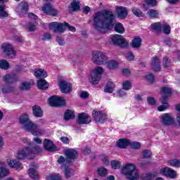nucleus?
<instances>
[{
    "label": "nucleus",
    "instance_id": "obj_14",
    "mask_svg": "<svg viewBox=\"0 0 180 180\" xmlns=\"http://www.w3.org/2000/svg\"><path fill=\"white\" fill-rule=\"evenodd\" d=\"M160 174H162L167 178H169V179H175L176 178V172L170 167H162L160 169Z\"/></svg>",
    "mask_w": 180,
    "mask_h": 180
},
{
    "label": "nucleus",
    "instance_id": "obj_51",
    "mask_svg": "<svg viewBox=\"0 0 180 180\" xmlns=\"http://www.w3.org/2000/svg\"><path fill=\"white\" fill-rule=\"evenodd\" d=\"M26 157H27V154L24 150H18L17 153L18 160H25Z\"/></svg>",
    "mask_w": 180,
    "mask_h": 180
},
{
    "label": "nucleus",
    "instance_id": "obj_3",
    "mask_svg": "<svg viewBox=\"0 0 180 180\" xmlns=\"http://www.w3.org/2000/svg\"><path fill=\"white\" fill-rule=\"evenodd\" d=\"M103 72V69L101 66H98L94 70L90 72V82L93 85H98L99 81H101V77H102V73Z\"/></svg>",
    "mask_w": 180,
    "mask_h": 180
},
{
    "label": "nucleus",
    "instance_id": "obj_58",
    "mask_svg": "<svg viewBox=\"0 0 180 180\" xmlns=\"http://www.w3.org/2000/svg\"><path fill=\"white\" fill-rule=\"evenodd\" d=\"M163 33L166 35H168L169 33H171V26H169V25H163Z\"/></svg>",
    "mask_w": 180,
    "mask_h": 180
},
{
    "label": "nucleus",
    "instance_id": "obj_42",
    "mask_svg": "<svg viewBox=\"0 0 180 180\" xmlns=\"http://www.w3.org/2000/svg\"><path fill=\"white\" fill-rule=\"evenodd\" d=\"M37 126L35 124H33V127L30 128L27 131H30L33 136H41V132L37 130Z\"/></svg>",
    "mask_w": 180,
    "mask_h": 180
},
{
    "label": "nucleus",
    "instance_id": "obj_41",
    "mask_svg": "<svg viewBox=\"0 0 180 180\" xmlns=\"http://www.w3.org/2000/svg\"><path fill=\"white\" fill-rule=\"evenodd\" d=\"M127 178H128L129 180H138L140 177V174H139V172H137V169H134V172L131 173L130 175H125Z\"/></svg>",
    "mask_w": 180,
    "mask_h": 180
},
{
    "label": "nucleus",
    "instance_id": "obj_37",
    "mask_svg": "<svg viewBox=\"0 0 180 180\" xmlns=\"http://www.w3.org/2000/svg\"><path fill=\"white\" fill-rule=\"evenodd\" d=\"M28 174L30 175V178L33 180H39L40 178L39 177V174L36 172V169L33 167H31L28 170Z\"/></svg>",
    "mask_w": 180,
    "mask_h": 180
},
{
    "label": "nucleus",
    "instance_id": "obj_1",
    "mask_svg": "<svg viewBox=\"0 0 180 180\" xmlns=\"http://www.w3.org/2000/svg\"><path fill=\"white\" fill-rule=\"evenodd\" d=\"M93 27L100 33H105V30H112L123 34L126 30L121 22H116V16L110 10H102L95 13L93 18Z\"/></svg>",
    "mask_w": 180,
    "mask_h": 180
},
{
    "label": "nucleus",
    "instance_id": "obj_20",
    "mask_svg": "<svg viewBox=\"0 0 180 180\" xmlns=\"http://www.w3.org/2000/svg\"><path fill=\"white\" fill-rule=\"evenodd\" d=\"M25 150L27 151V154H40L43 149L39 145H34L32 146H27L25 148Z\"/></svg>",
    "mask_w": 180,
    "mask_h": 180
},
{
    "label": "nucleus",
    "instance_id": "obj_52",
    "mask_svg": "<svg viewBox=\"0 0 180 180\" xmlns=\"http://www.w3.org/2000/svg\"><path fill=\"white\" fill-rule=\"evenodd\" d=\"M15 91V86H9L5 88L1 89V92L4 95L6 94H10V92H13Z\"/></svg>",
    "mask_w": 180,
    "mask_h": 180
},
{
    "label": "nucleus",
    "instance_id": "obj_50",
    "mask_svg": "<svg viewBox=\"0 0 180 180\" xmlns=\"http://www.w3.org/2000/svg\"><path fill=\"white\" fill-rule=\"evenodd\" d=\"M9 63L6 61V60L3 59L0 60V68L3 70H9Z\"/></svg>",
    "mask_w": 180,
    "mask_h": 180
},
{
    "label": "nucleus",
    "instance_id": "obj_45",
    "mask_svg": "<svg viewBox=\"0 0 180 180\" xmlns=\"http://www.w3.org/2000/svg\"><path fill=\"white\" fill-rule=\"evenodd\" d=\"M132 13H134V16H136L137 18H144V13H143V11L138 8H133Z\"/></svg>",
    "mask_w": 180,
    "mask_h": 180
},
{
    "label": "nucleus",
    "instance_id": "obj_27",
    "mask_svg": "<svg viewBox=\"0 0 180 180\" xmlns=\"http://www.w3.org/2000/svg\"><path fill=\"white\" fill-rule=\"evenodd\" d=\"M141 43H143L141 37L136 36L132 39L131 46L132 49H140V47H141Z\"/></svg>",
    "mask_w": 180,
    "mask_h": 180
},
{
    "label": "nucleus",
    "instance_id": "obj_47",
    "mask_svg": "<svg viewBox=\"0 0 180 180\" xmlns=\"http://www.w3.org/2000/svg\"><path fill=\"white\" fill-rule=\"evenodd\" d=\"M167 164L170 165V167H178L180 165V160L178 159H172L167 161Z\"/></svg>",
    "mask_w": 180,
    "mask_h": 180
},
{
    "label": "nucleus",
    "instance_id": "obj_34",
    "mask_svg": "<svg viewBox=\"0 0 180 180\" xmlns=\"http://www.w3.org/2000/svg\"><path fill=\"white\" fill-rule=\"evenodd\" d=\"M157 175H158V173H157V172H154L153 173L149 172L142 174L141 178V180H153L154 179V178H155V176H157Z\"/></svg>",
    "mask_w": 180,
    "mask_h": 180
},
{
    "label": "nucleus",
    "instance_id": "obj_22",
    "mask_svg": "<svg viewBox=\"0 0 180 180\" xmlns=\"http://www.w3.org/2000/svg\"><path fill=\"white\" fill-rule=\"evenodd\" d=\"M69 12H78L81 9V2L77 0H72L70 5L68 7Z\"/></svg>",
    "mask_w": 180,
    "mask_h": 180
},
{
    "label": "nucleus",
    "instance_id": "obj_60",
    "mask_svg": "<svg viewBox=\"0 0 180 180\" xmlns=\"http://www.w3.org/2000/svg\"><path fill=\"white\" fill-rule=\"evenodd\" d=\"M66 29H68V30H70V32H72L73 33H75L76 32V29L75 27L72 26V25H70V24H68V22H65V31Z\"/></svg>",
    "mask_w": 180,
    "mask_h": 180
},
{
    "label": "nucleus",
    "instance_id": "obj_61",
    "mask_svg": "<svg viewBox=\"0 0 180 180\" xmlns=\"http://www.w3.org/2000/svg\"><path fill=\"white\" fill-rule=\"evenodd\" d=\"M125 58L127 61H133L134 60V54L132 52L125 53Z\"/></svg>",
    "mask_w": 180,
    "mask_h": 180
},
{
    "label": "nucleus",
    "instance_id": "obj_48",
    "mask_svg": "<svg viewBox=\"0 0 180 180\" xmlns=\"http://www.w3.org/2000/svg\"><path fill=\"white\" fill-rule=\"evenodd\" d=\"M129 146L133 150H140V148H141V143L137 141L131 142V141H129Z\"/></svg>",
    "mask_w": 180,
    "mask_h": 180
},
{
    "label": "nucleus",
    "instance_id": "obj_64",
    "mask_svg": "<svg viewBox=\"0 0 180 180\" xmlns=\"http://www.w3.org/2000/svg\"><path fill=\"white\" fill-rule=\"evenodd\" d=\"M176 110L179 112V114L176 116V120H177V122L179 123V126H180V103L176 105Z\"/></svg>",
    "mask_w": 180,
    "mask_h": 180
},
{
    "label": "nucleus",
    "instance_id": "obj_18",
    "mask_svg": "<svg viewBox=\"0 0 180 180\" xmlns=\"http://www.w3.org/2000/svg\"><path fill=\"white\" fill-rule=\"evenodd\" d=\"M44 148L46 151L53 153L57 150V146L53 144V141L50 139H45L44 140Z\"/></svg>",
    "mask_w": 180,
    "mask_h": 180
},
{
    "label": "nucleus",
    "instance_id": "obj_13",
    "mask_svg": "<svg viewBox=\"0 0 180 180\" xmlns=\"http://www.w3.org/2000/svg\"><path fill=\"white\" fill-rule=\"evenodd\" d=\"M59 88L62 94H65V95H68V94L72 91V84L64 80L59 82Z\"/></svg>",
    "mask_w": 180,
    "mask_h": 180
},
{
    "label": "nucleus",
    "instance_id": "obj_40",
    "mask_svg": "<svg viewBox=\"0 0 180 180\" xmlns=\"http://www.w3.org/2000/svg\"><path fill=\"white\" fill-rule=\"evenodd\" d=\"M97 172H98V176L105 178V176L108 175V169H106V167H101L97 169Z\"/></svg>",
    "mask_w": 180,
    "mask_h": 180
},
{
    "label": "nucleus",
    "instance_id": "obj_63",
    "mask_svg": "<svg viewBox=\"0 0 180 180\" xmlns=\"http://www.w3.org/2000/svg\"><path fill=\"white\" fill-rule=\"evenodd\" d=\"M27 29L29 32H34L36 30V24L34 22H30Z\"/></svg>",
    "mask_w": 180,
    "mask_h": 180
},
{
    "label": "nucleus",
    "instance_id": "obj_46",
    "mask_svg": "<svg viewBox=\"0 0 180 180\" xmlns=\"http://www.w3.org/2000/svg\"><path fill=\"white\" fill-rule=\"evenodd\" d=\"M132 84L130 80H126L122 82V89L124 91H130L131 89Z\"/></svg>",
    "mask_w": 180,
    "mask_h": 180
},
{
    "label": "nucleus",
    "instance_id": "obj_19",
    "mask_svg": "<svg viewBox=\"0 0 180 180\" xmlns=\"http://www.w3.org/2000/svg\"><path fill=\"white\" fill-rule=\"evenodd\" d=\"M134 169H136V165L131 163H129L122 167V172L125 176L129 175V176H131V174L134 172Z\"/></svg>",
    "mask_w": 180,
    "mask_h": 180
},
{
    "label": "nucleus",
    "instance_id": "obj_23",
    "mask_svg": "<svg viewBox=\"0 0 180 180\" xmlns=\"http://www.w3.org/2000/svg\"><path fill=\"white\" fill-rule=\"evenodd\" d=\"M160 101L162 105L158 107V110H159V112H164V110H167V109L169 108V104L168 103V98L167 96H162L160 98Z\"/></svg>",
    "mask_w": 180,
    "mask_h": 180
},
{
    "label": "nucleus",
    "instance_id": "obj_31",
    "mask_svg": "<svg viewBox=\"0 0 180 180\" xmlns=\"http://www.w3.org/2000/svg\"><path fill=\"white\" fill-rule=\"evenodd\" d=\"M74 119H75L74 111L70 109L66 110L64 113V120L68 122L69 120H74Z\"/></svg>",
    "mask_w": 180,
    "mask_h": 180
},
{
    "label": "nucleus",
    "instance_id": "obj_10",
    "mask_svg": "<svg viewBox=\"0 0 180 180\" xmlns=\"http://www.w3.org/2000/svg\"><path fill=\"white\" fill-rule=\"evenodd\" d=\"M20 123L23 126V128L27 131L28 129H32L33 123L32 121H30V118L29 117V115L27 114H22L20 117Z\"/></svg>",
    "mask_w": 180,
    "mask_h": 180
},
{
    "label": "nucleus",
    "instance_id": "obj_15",
    "mask_svg": "<svg viewBox=\"0 0 180 180\" xmlns=\"http://www.w3.org/2000/svg\"><path fill=\"white\" fill-rule=\"evenodd\" d=\"M92 122V117L84 112L79 114L77 121V124H89Z\"/></svg>",
    "mask_w": 180,
    "mask_h": 180
},
{
    "label": "nucleus",
    "instance_id": "obj_53",
    "mask_svg": "<svg viewBox=\"0 0 180 180\" xmlns=\"http://www.w3.org/2000/svg\"><path fill=\"white\" fill-rule=\"evenodd\" d=\"M9 174V170L8 169L1 167H0V178H5Z\"/></svg>",
    "mask_w": 180,
    "mask_h": 180
},
{
    "label": "nucleus",
    "instance_id": "obj_7",
    "mask_svg": "<svg viewBox=\"0 0 180 180\" xmlns=\"http://www.w3.org/2000/svg\"><path fill=\"white\" fill-rule=\"evenodd\" d=\"M1 49L5 56L8 57V58H15V57H16V51H15L12 44L4 42L1 44Z\"/></svg>",
    "mask_w": 180,
    "mask_h": 180
},
{
    "label": "nucleus",
    "instance_id": "obj_11",
    "mask_svg": "<svg viewBox=\"0 0 180 180\" xmlns=\"http://www.w3.org/2000/svg\"><path fill=\"white\" fill-rule=\"evenodd\" d=\"M42 11L45 15H49L50 16H58V10L56 9L53 7L51 4H45L42 6Z\"/></svg>",
    "mask_w": 180,
    "mask_h": 180
},
{
    "label": "nucleus",
    "instance_id": "obj_21",
    "mask_svg": "<svg viewBox=\"0 0 180 180\" xmlns=\"http://www.w3.org/2000/svg\"><path fill=\"white\" fill-rule=\"evenodd\" d=\"M18 77L16 74H8L3 77V81L6 84H15V82H18Z\"/></svg>",
    "mask_w": 180,
    "mask_h": 180
},
{
    "label": "nucleus",
    "instance_id": "obj_8",
    "mask_svg": "<svg viewBox=\"0 0 180 180\" xmlns=\"http://www.w3.org/2000/svg\"><path fill=\"white\" fill-rule=\"evenodd\" d=\"M96 123L103 124L108 119V115L103 111L94 110L91 115Z\"/></svg>",
    "mask_w": 180,
    "mask_h": 180
},
{
    "label": "nucleus",
    "instance_id": "obj_4",
    "mask_svg": "<svg viewBox=\"0 0 180 180\" xmlns=\"http://www.w3.org/2000/svg\"><path fill=\"white\" fill-rule=\"evenodd\" d=\"M113 46H117L121 49H126L129 46V43L126 41V38L120 34H114L110 37Z\"/></svg>",
    "mask_w": 180,
    "mask_h": 180
},
{
    "label": "nucleus",
    "instance_id": "obj_43",
    "mask_svg": "<svg viewBox=\"0 0 180 180\" xmlns=\"http://www.w3.org/2000/svg\"><path fill=\"white\" fill-rule=\"evenodd\" d=\"M139 165L141 169H147L151 165V160H143Z\"/></svg>",
    "mask_w": 180,
    "mask_h": 180
},
{
    "label": "nucleus",
    "instance_id": "obj_24",
    "mask_svg": "<svg viewBox=\"0 0 180 180\" xmlns=\"http://www.w3.org/2000/svg\"><path fill=\"white\" fill-rule=\"evenodd\" d=\"M116 13L119 19H126L127 18V10L125 7L120 6L116 8Z\"/></svg>",
    "mask_w": 180,
    "mask_h": 180
},
{
    "label": "nucleus",
    "instance_id": "obj_32",
    "mask_svg": "<svg viewBox=\"0 0 180 180\" xmlns=\"http://www.w3.org/2000/svg\"><path fill=\"white\" fill-rule=\"evenodd\" d=\"M8 166L11 168H15V169H22V167L23 165L22 163L19 162L16 160H8Z\"/></svg>",
    "mask_w": 180,
    "mask_h": 180
},
{
    "label": "nucleus",
    "instance_id": "obj_55",
    "mask_svg": "<svg viewBox=\"0 0 180 180\" xmlns=\"http://www.w3.org/2000/svg\"><path fill=\"white\" fill-rule=\"evenodd\" d=\"M64 174L65 177L68 179L72 175V169L65 167L64 169Z\"/></svg>",
    "mask_w": 180,
    "mask_h": 180
},
{
    "label": "nucleus",
    "instance_id": "obj_29",
    "mask_svg": "<svg viewBox=\"0 0 180 180\" xmlns=\"http://www.w3.org/2000/svg\"><path fill=\"white\" fill-rule=\"evenodd\" d=\"M34 76L36 78H41L43 79L47 78V72L44 69H34Z\"/></svg>",
    "mask_w": 180,
    "mask_h": 180
},
{
    "label": "nucleus",
    "instance_id": "obj_28",
    "mask_svg": "<svg viewBox=\"0 0 180 180\" xmlns=\"http://www.w3.org/2000/svg\"><path fill=\"white\" fill-rule=\"evenodd\" d=\"M32 115L34 117H43V110L41 108L37 105L32 106Z\"/></svg>",
    "mask_w": 180,
    "mask_h": 180
},
{
    "label": "nucleus",
    "instance_id": "obj_57",
    "mask_svg": "<svg viewBox=\"0 0 180 180\" xmlns=\"http://www.w3.org/2000/svg\"><path fill=\"white\" fill-rule=\"evenodd\" d=\"M146 78L150 84H154V81H155V76L153 75V73H149L146 75Z\"/></svg>",
    "mask_w": 180,
    "mask_h": 180
},
{
    "label": "nucleus",
    "instance_id": "obj_35",
    "mask_svg": "<svg viewBox=\"0 0 180 180\" xmlns=\"http://www.w3.org/2000/svg\"><path fill=\"white\" fill-rule=\"evenodd\" d=\"M141 154L144 160L151 161V159L153 158V152H151V150L148 149H144L141 151Z\"/></svg>",
    "mask_w": 180,
    "mask_h": 180
},
{
    "label": "nucleus",
    "instance_id": "obj_62",
    "mask_svg": "<svg viewBox=\"0 0 180 180\" xmlns=\"http://www.w3.org/2000/svg\"><path fill=\"white\" fill-rule=\"evenodd\" d=\"M145 2L148 6H157V0H145Z\"/></svg>",
    "mask_w": 180,
    "mask_h": 180
},
{
    "label": "nucleus",
    "instance_id": "obj_56",
    "mask_svg": "<svg viewBox=\"0 0 180 180\" xmlns=\"http://www.w3.org/2000/svg\"><path fill=\"white\" fill-rule=\"evenodd\" d=\"M163 66L165 68H168L171 67V59L168 58V57H163Z\"/></svg>",
    "mask_w": 180,
    "mask_h": 180
},
{
    "label": "nucleus",
    "instance_id": "obj_33",
    "mask_svg": "<svg viewBox=\"0 0 180 180\" xmlns=\"http://www.w3.org/2000/svg\"><path fill=\"white\" fill-rule=\"evenodd\" d=\"M160 94H162V96H167V101H168V98H169V96H171V95H172V90L167 86H162L160 87Z\"/></svg>",
    "mask_w": 180,
    "mask_h": 180
},
{
    "label": "nucleus",
    "instance_id": "obj_36",
    "mask_svg": "<svg viewBox=\"0 0 180 180\" xmlns=\"http://www.w3.org/2000/svg\"><path fill=\"white\" fill-rule=\"evenodd\" d=\"M114 89L115 83L112 82H108L104 88V92H105V94H112Z\"/></svg>",
    "mask_w": 180,
    "mask_h": 180
},
{
    "label": "nucleus",
    "instance_id": "obj_26",
    "mask_svg": "<svg viewBox=\"0 0 180 180\" xmlns=\"http://www.w3.org/2000/svg\"><path fill=\"white\" fill-rule=\"evenodd\" d=\"M130 146V140L127 139H120L117 141V147L118 148H127Z\"/></svg>",
    "mask_w": 180,
    "mask_h": 180
},
{
    "label": "nucleus",
    "instance_id": "obj_2",
    "mask_svg": "<svg viewBox=\"0 0 180 180\" xmlns=\"http://www.w3.org/2000/svg\"><path fill=\"white\" fill-rule=\"evenodd\" d=\"M93 63L98 65H107L108 70H116L119 67V63L115 60H108V56L101 51H97L93 55Z\"/></svg>",
    "mask_w": 180,
    "mask_h": 180
},
{
    "label": "nucleus",
    "instance_id": "obj_30",
    "mask_svg": "<svg viewBox=\"0 0 180 180\" xmlns=\"http://www.w3.org/2000/svg\"><path fill=\"white\" fill-rule=\"evenodd\" d=\"M151 32H154L155 33H161L162 31V25L161 22H157L150 25Z\"/></svg>",
    "mask_w": 180,
    "mask_h": 180
},
{
    "label": "nucleus",
    "instance_id": "obj_59",
    "mask_svg": "<svg viewBox=\"0 0 180 180\" xmlns=\"http://www.w3.org/2000/svg\"><path fill=\"white\" fill-rule=\"evenodd\" d=\"M101 158H102L103 164H104L105 167H108V165H109L110 164L109 159H108L109 156L105 155V154H102Z\"/></svg>",
    "mask_w": 180,
    "mask_h": 180
},
{
    "label": "nucleus",
    "instance_id": "obj_44",
    "mask_svg": "<svg viewBox=\"0 0 180 180\" xmlns=\"http://www.w3.org/2000/svg\"><path fill=\"white\" fill-rule=\"evenodd\" d=\"M31 87L32 84H30V82H21L20 89H21V91H29V89H30Z\"/></svg>",
    "mask_w": 180,
    "mask_h": 180
},
{
    "label": "nucleus",
    "instance_id": "obj_54",
    "mask_svg": "<svg viewBox=\"0 0 180 180\" xmlns=\"http://www.w3.org/2000/svg\"><path fill=\"white\" fill-rule=\"evenodd\" d=\"M47 180H63L61 176L58 174H49L46 177Z\"/></svg>",
    "mask_w": 180,
    "mask_h": 180
},
{
    "label": "nucleus",
    "instance_id": "obj_49",
    "mask_svg": "<svg viewBox=\"0 0 180 180\" xmlns=\"http://www.w3.org/2000/svg\"><path fill=\"white\" fill-rule=\"evenodd\" d=\"M122 163L119 160H112L111 161V167L112 169H120Z\"/></svg>",
    "mask_w": 180,
    "mask_h": 180
},
{
    "label": "nucleus",
    "instance_id": "obj_25",
    "mask_svg": "<svg viewBox=\"0 0 180 180\" xmlns=\"http://www.w3.org/2000/svg\"><path fill=\"white\" fill-rule=\"evenodd\" d=\"M49 84L47 80L44 79H39L37 81V86L38 89H41V91H46V89H49Z\"/></svg>",
    "mask_w": 180,
    "mask_h": 180
},
{
    "label": "nucleus",
    "instance_id": "obj_12",
    "mask_svg": "<svg viewBox=\"0 0 180 180\" xmlns=\"http://www.w3.org/2000/svg\"><path fill=\"white\" fill-rule=\"evenodd\" d=\"M65 155L66 158V161L70 162V161H75L78 158V151L74 148H68L65 150Z\"/></svg>",
    "mask_w": 180,
    "mask_h": 180
},
{
    "label": "nucleus",
    "instance_id": "obj_5",
    "mask_svg": "<svg viewBox=\"0 0 180 180\" xmlns=\"http://www.w3.org/2000/svg\"><path fill=\"white\" fill-rule=\"evenodd\" d=\"M48 102L52 108H61L66 105L65 100L58 96H51L48 99Z\"/></svg>",
    "mask_w": 180,
    "mask_h": 180
},
{
    "label": "nucleus",
    "instance_id": "obj_9",
    "mask_svg": "<svg viewBox=\"0 0 180 180\" xmlns=\"http://www.w3.org/2000/svg\"><path fill=\"white\" fill-rule=\"evenodd\" d=\"M49 29L53 33H64L65 32V22H52L49 23Z\"/></svg>",
    "mask_w": 180,
    "mask_h": 180
},
{
    "label": "nucleus",
    "instance_id": "obj_39",
    "mask_svg": "<svg viewBox=\"0 0 180 180\" xmlns=\"http://www.w3.org/2000/svg\"><path fill=\"white\" fill-rule=\"evenodd\" d=\"M147 15L148 18H150L151 19H157L160 15V13H158V11L152 8L148 11Z\"/></svg>",
    "mask_w": 180,
    "mask_h": 180
},
{
    "label": "nucleus",
    "instance_id": "obj_38",
    "mask_svg": "<svg viewBox=\"0 0 180 180\" xmlns=\"http://www.w3.org/2000/svg\"><path fill=\"white\" fill-rule=\"evenodd\" d=\"M6 8V5H5L4 3L0 4V19H4V18H8L9 16L8 12L5 11Z\"/></svg>",
    "mask_w": 180,
    "mask_h": 180
},
{
    "label": "nucleus",
    "instance_id": "obj_17",
    "mask_svg": "<svg viewBox=\"0 0 180 180\" xmlns=\"http://www.w3.org/2000/svg\"><path fill=\"white\" fill-rule=\"evenodd\" d=\"M161 61L158 56H155L151 58L150 67L155 72H160L161 71Z\"/></svg>",
    "mask_w": 180,
    "mask_h": 180
},
{
    "label": "nucleus",
    "instance_id": "obj_6",
    "mask_svg": "<svg viewBox=\"0 0 180 180\" xmlns=\"http://www.w3.org/2000/svg\"><path fill=\"white\" fill-rule=\"evenodd\" d=\"M1 49L5 56L8 57V58H15V57H16V51H15L12 44L4 42L1 44Z\"/></svg>",
    "mask_w": 180,
    "mask_h": 180
},
{
    "label": "nucleus",
    "instance_id": "obj_16",
    "mask_svg": "<svg viewBox=\"0 0 180 180\" xmlns=\"http://www.w3.org/2000/svg\"><path fill=\"white\" fill-rule=\"evenodd\" d=\"M160 122L164 126H172V124H175V120L169 113H164L160 117Z\"/></svg>",
    "mask_w": 180,
    "mask_h": 180
}]
</instances>
